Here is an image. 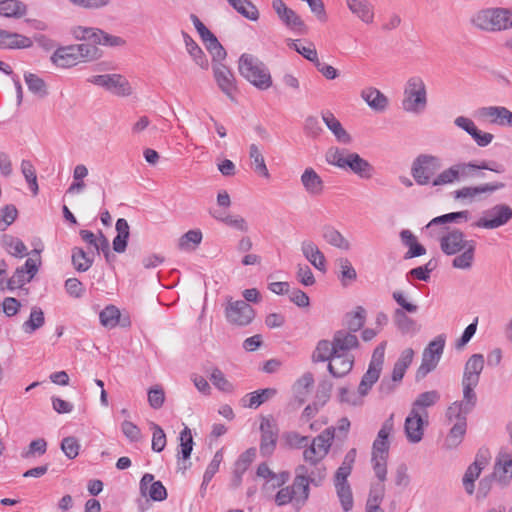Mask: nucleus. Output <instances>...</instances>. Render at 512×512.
<instances>
[{"label": "nucleus", "mask_w": 512, "mask_h": 512, "mask_svg": "<svg viewBox=\"0 0 512 512\" xmlns=\"http://www.w3.org/2000/svg\"><path fill=\"white\" fill-rule=\"evenodd\" d=\"M288 46L294 49L297 53L302 55L305 59L315 64L318 62L317 50L313 43H309L308 46H304L300 43V40H289Z\"/></svg>", "instance_id": "57"}, {"label": "nucleus", "mask_w": 512, "mask_h": 512, "mask_svg": "<svg viewBox=\"0 0 512 512\" xmlns=\"http://www.w3.org/2000/svg\"><path fill=\"white\" fill-rule=\"evenodd\" d=\"M314 384V377L311 372L304 373L294 384L293 389L298 398L299 405L304 403L305 397Z\"/></svg>", "instance_id": "51"}, {"label": "nucleus", "mask_w": 512, "mask_h": 512, "mask_svg": "<svg viewBox=\"0 0 512 512\" xmlns=\"http://www.w3.org/2000/svg\"><path fill=\"white\" fill-rule=\"evenodd\" d=\"M88 82L103 87L117 96H128L132 93L128 80L120 74L95 75Z\"/></svg>", "instance_id": "11"}, {"label": "nucleus", "mask_w": 512, "mask_h": 512, "mask_svg": "<svg viewBox=\"0 0 512 512\" xmlns=\"http://www.w3.org/2000/svg\"><path fill=\"white\" fill-rule=\"evenodd\" d=\"M454 124L467 132L479 147L488 146L494 139L493 134L479 130L475 123L465 116L456 117Z\"/></svg>", "instance_id": "18"}, {"label": "nucleus", "mask_w": 512, "mask_h": 512, "mask_svg": "<svg viewBox=\"0 0 512 512\" xmlns=\"http://www.w3.org/2000/svg\"><path fill=\"white\" fill-rule=\"evenodd\" d=\"M117 235L113 239V250L116 253H123L126 251L127 243L130 235V227L126 219L119 218L115 225Z\"/></svg>", "instance_id": "36"}, {"label": "nucleus", "mask_w": 512, "mask_h": 512, "mask_svg": "<svg viewBox=\"0 0 512 512\" xmlns=\"http://www.w3.org/2000/svg\"><path fill=\"white\" fill-rule=\"evenodd\" d=\"M402 108L408 113L423 112L428 103L426 85L419 76H413L406 82L403 92Z\"/></svg>", "instance_id": "3"}, {"label": "nucleus", "mask_w": 512, "mask_h": 512, "mask_svg": "<svg viewBox=\"0 0 512 512\" xmlns=\"http://www.w3.org/2000/svg\"><path fill=\"white\" fill-rule=\"evenodd\" d=\"M346 4L356 17L362 22L370 24L374 19V8L368 0H346Z\"/></svg>", "instance_id": "31"}, {"label": "nucleus", "mask_w": 512, "mask_h": 512, "mask_svg": "<svg viewBox=\"0 0 512 512\" xmlns=\"http://www.w3.org/2000/svg\"><path fill=\"white\" fill-rule=\"evenodd\" d=\"M334 485L343 510L345 512L350 511L353 507V495L350 484L348 483Z\"/></svg>", "instance_id": "60"}, {"label": "nucleus", "mask_w": 512, "mask_h": 512, "mask_svg": "<svg viewBox=\"0 0 512 512\" xmlns=\"http://www.w3.org/2000/svg\"><path fill=\"white\" fill-rule=\"evenodd\" d=\"M472 410L466 409L457 402H453L446 410L445 416L449 424H460L467 426V415Z\"/></svg>", "instance_id": "44"}, {"label": "nucleus", "mask_w": 512, "mask_h": 512, "mask_svg": "<svg viewBox=\"0 0 512 512\" xmlns=\"http://www.w3.org/2000/svg\"><path fill=\"white\" fill-rule=\"evenodd\" d=\"M504 183H485L476 187H463L454 191V199L474 198L482 193H492L504 187Z\"/></svg>", "instance_id": "33"}, {"label": "nucleus", "mask_w": 512, "mask_h": 512, "mask_svg": "<svg viewBox=\"0 0 512 512\" xmlns=\"http://www.w3.org/2000/svg\"><path fill=\"white\" fill-rule=\"evenodd\" d=\"M469 166H473V163H457L444 169L437 174L432 186L440 187L459 181L461 176L468 175Z\"/></svg>", "instance_id": "19"}, {"label": "nucleus", "mask_w": 512, "mask_h": 512, "mask_svg": "<svg viewBox=\"0 0 512 512\" xmlns=\"http://www.w3.org/2000/svg\"><path fill=\"white\" fill-rule=\"evenodd\" d=\"M51 62L60 68H71L78 65L77 54L72 45L58 47L50 57Z\"/></svg>", "instance_id": "29"}, {"label": "nucleus", "mask_w": 512, "mask_h": 512, "mask_svg": "<svg viewBox=\"0 0 512 512\" xmlns=\"http://www.w3.org/2000/svg\"><path fill=\"white\" fill-rule=\"evenodd\" d=\"M223 461V452L222 450H218L215 454L211 462L203 476V482L201 484V489H203L213 478V476L218 472L219 466Z\"/></svg>", "instance_id": "62"}, {"label": "nucleus", "mask_w": 512, "mask_h": 512, "mask_svg": "<svg viewBox=\"0 0 512 512\" xmlns=\"http://www.w3.org/2000/svg\"><path fill=\"white\" fill-rule=\"evenodd\" d=\"M394 415L391 414L388 419L384 421L380 430L378 431L377 437L372 445V457L388 458L390 442L388 440L389 435L394 429Z\"/></svg>", "instance_id": "14"}, {"label": "nucleus", "mask_w": 512, "mask_h": 512, "mask_svg": "<svg viewBox=\"0 0 512 512\" xmlns=\"http://www.w3.org/2000/svg\"><path fill=\"white\" fill-rule=\"evenodd\" d=\"M473 24L481 30L501 31L512 28V11L506 8H491L478 12Z\"/></svg>", "instance_id": "5"}, {"label": "nucleus", "mask_w": 512, "mask_h": 512, "mask_svg": "<svg viewBox=\"0 0 512 512\" xmlns=\"http://www.w3.org/2000/svg\"><path fill=\"white\" fill-rule=\"evenodd\" d=\"M475 116L491 124L512 127V112L504 106L481 107L476 110Z\"/></svg>", "instance_id": "12"}, {"label": "nucleus", "mask_w": 512, "mask_h": 512, "mask_svg": "<svg viewBox=\"0 0 512 512\" xmlns=\"http://www.w3.org/2000/svg\"><path fill=\"white\" fill-rule=\"evenodd\" d=\"M32 279V258H28L22 267H18L14 274L8 278V289L21 288Z\"/></svg>", "instance_id": "37"}, {"label": "nucleus", "mask_w": 512, "mask_h": 512, "mask_svg": "<svg viewBox=\"0 0 512 512\" xmlns=\"http://www.w3.org/2000/svg\"><path fill=\"white\" fill-rule=\"evenodd\" d=\"M72 50L77 54L79 64L98 60L102 56V51L94 43L73 44Z\"/></svg>", "instance_id": "35"}, {"label": "nucleus", "mask_w": 512, "mask_h": 512, "mask_svg": "<svg viewBox=\"0 0 512 512\" xmlns=\"http://www.w3.org/2000/svg\"><path fill=\"white\" fill-rule=\"evenodd\" d=\"M202 241V232L200 230H189L183 234L178 241V248L184 251L194 250Z\"/></svg>", "instance_id": "54"}, {"label": "nucleus", "mask_w": 512, "mask_h": 512, "mask_svg": "<svg viewBox=\"0 0 512 512\" xmlns=\"http://www.w3.org/2000/svg\"><path fill=\"white\" fill-rule=\"evenodd\" d=\"M483 368L484 356L482 354H473L465 364L462 380L479 383Z\"/></svg>", "instance_id": "34"}, {"label": "nucleus", "mask_w": 512, "mask_h": 512, "mask_svg": "<svg viewBox=\"0 0 512 512\" xmlns=\"http://www.w3.org/2000/svg\"><path fill=\"white\" fill-rule=\"evenodd\" d=\"M334 437L335 427H328L322 431L304 450V460L310 464H319L328 454Z\"/></svg>", "instance_id": "6"}, {"label": "nucleus", "mask_w": 512, "mask_h": 512, "mask_svg": "<svg viewBox=\"0 0 512 512\" xmlns=\"http://www.w3.org/2000/svg\"><path fill=\"white\" fill-rule=\"evenodd\" d=\"M249 157L251 159V166L255 173L265 179H269L270 173L266 166L264 156L256 144H251L249 146Z\"/></svg>", "instance_id": "41"}, {"label": "nucleus", "mask_w": 512, "mask_h": 512, "mask_svg": "<svg viewBox=\"0 0 512 512\" xmlns=\"http://www.w3.org/2000/svg\"><path fill=\"white\" fill-rule=\"evenodd\" d=\"M442 159L432 154H419L411 166V175L418 185H433V181L442 168Z\"/></svg>", "instance_id": "4"}, {"label": "nucleus", "mask_w": 512, "mask_h": 512, "mask_svg": "<svg viewBox=\"0 0 512 512\" xmlns=\"http://www.w3.org/2000/svg\"><path fill=\"white\" fill-rule=\"evenodd\" d=\"M366 321V311L363 307L358 306L356 311L353 313H348L346 315V326L350 333H355L359 331L365 324Z\"/></svg>", "instance_id": "55"}, {"label": "nucleus", "mask_w": 512, "mask_h": 512, "mask_svg": "<svg viewBox=\"0 0 512 512\" xmlns=\"http://www.w3.org/2000/svg\"><path fill=\"white\" fill-rule=\"evenodd\" d=\"M467 426L460 424H453L447 434L444 442V447L448 450L455 449L458 447L466 434Z\"/></svg>", "instance_id": "50"}, {"label": "nucleus", "mask_w": 512, "mask_h": 512, "mask_svg": "<svg viewBox=\"0 0 512 512\" xmlns=\"http://www.w3.org/2000/svg\"><path fill=\"white\" fill-rule=\"evenodd\" d=\"M213 73L220 90L230 99H233V92L236 91V80L232 71L223 63H214Z\"/></svg>", "instance_id": "20"}, {"label": "nucleus", "mask_w": 512, "mask_h": 512, "mask_svg": "<svg viewBox=\"0 0 512 512\" xmlns=\"http://www.w3.org/2000/svg\"><path fill=\"white\" fill-rule=\"evenodd\" d=\"M361 98L375 112H383L388 107V98L377 88L368 87L361 91Z\"/></svg>", "instance_id": "27"}, {"label": "nucleus", "mask_w": 512, "mask_h": 512, "mask_svg": "<svg viewBox=\"0 0 512 512\" xmlns=\"http://www.w3.org/2000/svg\"><path fill=\"white\" fill-rule=\"evenodd\" d=\"M180 454L184 460L190 458L192 450H193V437L191 430L185 426V428L180 432Z\"/></svg>", "instance_id": "63"}, {"label": "nucleus", "mask_w": 512, "mask_h": 512, "mask_svg": "<svg viewBox=\"0 0 512 512\" xmlns=\"http://www.w3.org/2000/svg\"><path fill=\"white\" fill-rule=\"evenodd\" d=\"M2 245L4 249L12 256L22 258L25 255H28L27 247L23 241L12 235H3Z\"/></svg>", "instance_id": "47"}, {"label": "nucleus", "mask_w": 512, "mask_h": 512, "mask_svg": "<svg viewBox=\"0 0 512 512\" xmlns=\"http://www.w3.org/2000/svg\"><path fill=\"white\" fill-rule=\"evenodd\" d=\"M260 431V453L264 457L270 456L274 452L277 444L278 428L272 420L263 418L260 424Z\"/></svg>", "instance_id": "15"}, {"label": "nucleus", "mask_w": 512, "mask_h": 512, "mask_svg": "<svg viewBox=\"0 0 512 512\" xmlns=\"http://www.w3.org/2000/svg\"><path fill=\"white\" fill-rule=\"evenodd\" d=\"M307 476V466L306 465H298L295 468V477L293 480V484L290 486L295 491V505L298 507L303 506L309 498L310 494V482L306 478Z\"/></svg>", "instance_id": "17"}, {"label": "nucleus", "mask_w": 512, "mask_h": 512, "mask_svg": "<svg viewBox=\"0 0 512 512\" xmlns=\"http://www.w3.org/2000/svg\"><path fill=\"white\" fill-rule=\"evenodd\" d=\"M103 326L114 328L119 324L120 310L114 305L106 306L99 314Z\"/></svg>", "instance_id": "58"}, {"label": "nucleus", "mask_w": 512, "mask_h": 512, "mask_svg": "<svg viewBox=\"0 0 512 512\" xmlns=\"http://www.w3.org/2000/svg\"><path fill=\"white\" fill-rule=\"evenodd\" d=\"M335 355L332 342L328 340H320L312 353L311 360L313 363L326 362Z\"/></svg>", "instance_id": "52"}, {"label": "nucleus", "mask_w": 512, "mask_h": 512, "mask_svg": "<svg viewBox=\"0 0 512 512\" xmlns=\"http://www.w3.org/2000/svg\"><path fill=\"white\" fill-rule=\"evenodd\" d=\"M385 348L386 342L384 341L374 349L368 370L362 376L358 386L360 396H366L373 385L378 381L384 363Z\"/></svg>", "instance_id": "7"}, {"label": "nucleus", "mask_w": 512, "mask_h": 512, "mask_svg": "<svg viewBox=\"0 0 512 512\" xmlns=\"http://www.w3.org/2000/svg\"><path fill=\"white\" fill-rule=\"evenodd\" d=\"M334 353L342 355H351L349 352L359 346L356 335L345 330H338L333 335L332 340Z\"/></svg>", "instance_id": "22"}, {"label": "nucleus", "mask_w": 512, "mask_h": 512, "mask_svg": "<svg viewBox=\"0 0 512 512\" xmlns=\"http://www.w3.org/2000/svg\"><path fill=\"white\" fill-rule=\"evenodd\" d=\"M140 490L143 495L148 494L154 501H163L167 498V490L161 481H154L150 473L143 475L140 481Z\"/></svg>", "instance_id": "23"}, {"label": "nucleus", "mask_w": 512, "mask_h": 512, "mask_svg": "<svg viewBox=\"0 0 512 512\" xmlns=\"http://www.w3.org/2000/svg\"><path fill=\"white\" fill-rule=\"evenodd\" d=\"M25 5L17 0H3L0 2V15L5 17H20L25 13Z\"/></svg>", "instance_id": "56"}, {"label": "nucleus", "mask_w": 512, "mask_h": 512, "mask_svg": "<svg viewBox=\"0 0 512 512\" xmlns=\"http://www.w3.org/2000/svg\"><path fill=\"white\" fill-rule=\"evenodd\" d=\"M71 263L77 272L83 273L92 267L94 258L90 257L83 248L75 246L71 250Z\"/></svg>", "instance_id": "38"}, {"label": "nucleus", "mask_w": 512, "mask_h": 512, "mask_svg": "<svg viewBox=\"0 0 512 512\" xmlns=\"http://www.w3.org/2000/svg\"><path fill=\"white\" fill-rule=\"evenodd\" d=\"M354 356L335 354L329 361L328 371L335 378L347 375L353 368Z\"/></svg>", "instance_id": "25"}, {"label": "nucleus", "mask_w": 512, "mask_h": 512, "mask_svg": "<svg viewBox=\"0 0 512 512\" xmlns=\"http://www.w3.org/2000/svg\"><path fill=\"white\" fill-rule=\"evenodd\" d=\"M240 74L259 90L272 86V77L268 67L257 57L244 53L239 59Z\"/></svg>", "instance_id": "2"}, {"label": "nucleus", "mask_w": 512, "mask_h": 512, "mask_svg": "<svg viewBox=\"0 0 512 512\" xmlns=\"http://www.w3.org/2000/svg\"><path fill=\"white\" fill-rule=\"evenodd\" d=\"M512 219V208L507 204H496L482 212V216L473 224L483 229H497Z\"/></svg>", "instance_id": "9"}, {"label": "nucleus", "mask_w": 512, "mask_h": 512, "mask_svg": "<svg viewBox=\"0 0 512 512\" xmlns=\"http://www.w3.org/2000/svg\"><path fill=\"white\" fill-rule=\"evenodd\" d=\"M322 119L338 142L342 144H350L352 142L351 135L343 128L341 122L334 116L332 112H322Z\"/></svg>", "instance_id": "28"}, {"label": "nucleus", "mask_w": 512, "mask_h": 512, "mask_svg": "<svg viewBox=\"0 0 512 512\" xmlns=\"http://www.w3.org/2000/svg\"><path fill=\"white\" fill-rule=\"evenodd\" d=\"M182 36L186 46V50L195 64L201 69L207 70L209 68V61L202 48L194 41V39L185 31H182Z\"/></svg>", "instance_id": "32"}, {"label": "nucleus", "mask_w": 512, "mask_h": 512, "mask_svg": "<svg viewBox=\"0 0 512 512\" xmlns=\"http://www.w3.org/2000/svg\"><path fill=\"white\" fill-rule=\"evenodd\" d=\"M494 478L502 483L503 485H507L512 479V456L508 453H500L495 463L494 473L492 474Z\"/></svg>", "instance_id": "30"}, {"label": "nucleus", "mask_w": 512, "mask_h": 512, "mask_svg": "<svg viewBox=\"0 0 512 512\" xmlns=\"http://www.w3.org/2000/svg\"><path fill=\"white\" fill-rule=\"evenodd\" d=\"M301 251L304 257L319 271L326 272V258L318 246L309 240L301 243Z\"/></svg>", "instance_id": "26"}, {"label": "nucleus", "mask_w": 512, "mask_h": 512, "mask_svg": "<svg viewBox=\"0 0 512 512\" xmlns=\"http://www.w3.org/2000/svg\"><path fill=\"white\" fill-rule=\"evenodd\" d=\"M225 316L233 325L247 326L253 321L255 310L244 300L233 301L230 299L225 308Z\"/></svg>", "instance_id": "10"}, {"label": "nucleus", "mask_w": 512, "mask_h": 512, "mask_svg": "<svg viewBox=\"0 0 512 512\" xmlns=\"http://www.w3.org/2000/svg\"><path fill=\"white\" fill-rule=\"evenodd\" d=\"M446 233L440 237V248L446 255H455L468 247L464 233L459 229L444 228Z\"/></svg>", "instance_id": "13"}, {"label": "nucleus", "mask_w": 512, "mask_h": 512, "mask_svg": "<svg viewBox=\"0 0 512 512\" xmlns=\"http://www.w3.org/2000/svg\"><path fill=\"white\" fill-rule=\"evenodd\" d=\"M229 4L243 17L251 21L259 19V11L249 0H227Z\"/></svg>", "instance_id": "49"}, {"label": "nucleus", "mask_w": 512, "mask_h": 512, "mask_svg": "<svg viewBox=\"0 0 512 512\" xmlns=\"http://www.w3.org/2000/svg\"><path fill=\"white\" fill-rule=\"evenodd\" d=\"M425 424L427 425L428 421H424L420 411L411 409L404 424L405 434L410 443H418L422 440L424 434L423 427Z\"/></svg>", "instance_id": "16"}, {"label": "nucleus", "mask_w": 512, "mask_h": 512, "mask_svg": "<svg viewBox=\"0 0 512 512\" xmlns=\"http://www.w3.org/2000/svg\"><path fill=\"white\" fill-rule=\"evenodd\" d=\"M272 8L287 27L299 30L305 27L304 22L296 12L287 7L282 0H272Z\"/></svg>", "instance_id": "21"}, {"label": "nucleus", "mask_w": 512, "mask_h": 512, "mask_svg": "<svg viewBox=\"0 0 512 512\" xmlns=\"http://www.w3.org/2000/svg\"><path fill=\"white\" fill-rule=\"evenodd\" d=\"M322 236L328 244L336 248L349 250L351 247L350 242L332 226L323 227Z\"/></svg>", "instance_id": "43"}, {"label": "nucleus", "mask_w": 512, "mask_h": 512, "mask_svg": "<svg viewBox=\"0 0 512 512\" xmlns=\"http://www.w3.org/2000/svg\"><path fill=\"white\" fill-rule=\"evenodd\" d=\"M277 393V390L275 388H265L260 389L251 393H248L244 398V406L256 409L261 404L265 403L272 397H274Z\"/></svg>", "instance_id": "39"}, {"label": "nucleus", "mask_w": 512, "mask_h": 512, "mask_svg": "<svg viewBox=\"0 0 512 512\" xmlns=\"http://www.w3.org/2000/svg\"><path fill=\"white\" fill-rule=\"evenodd\" d=\"M445 341L443 334L438 335L423 350L422 362L416 372V380L423 379L437 367L444 351Z\"/></svg>", "instance_id": "8"}, {"label": "nucleus", "mask_w": 512, "mask_h": 512, "mask_svg": "<svg viewBox=\"0 0 512 512\" xmlns=\"http://www.w3.org/2000/svg\"><path fill=\"white\" fill-rule=\"evenodd\" d=\"M336 263L339 267L338 279L343 287H347L357 279V272L350 260L346 257L338 258Z\"/></svg>", "instance_id": "42"}, {"label": "nucleus", "mask_w": 512, "mask_h": 512, "mask_svg": "<svg viewBox=\"0 0 512 512\" xmlns=\"http://www.w3.org/2000/svg\"><path fill=\"white\" fill-rule=\"evenodd\" d=\"M403 309H395L392 315L393 323L402 334L414 333L417 331L416 321L407 315Z\"/></svg>", "instance_id": "40"}, {"label": "nucleus", "mask_w": 512, "mask_h": 512, "mask_svg": "<svg viewBox=\"0 0 512 512\" xmlns=\"http://www.w3.org/2000/svg\"><path fill=\"white\" fill-rule=\"evenodd\" d=\"M393 300L398 304L397 309H403L410 314H414L418 311V305L409 301V296L403 291L396 290L392 293Z\"/></svg>", "instance_id": "64"}, {"label": "nucleus", "mask_w": 512, "mask_h": 512, "mask_svg": "<svg viewBox=\"0 0 512 512\" xmlns=\"http://www.w3.org/2000/svg\"><path fill=\"white\" fill-rule=\"evenodd\" d=\"M439 399L440 394L436 390L423 392L413 402L412 409L420 410L421 408L431 407L436 404Z\"/></svg>", "instance_id": "59"}, {"label": "nucleus", "mask_w": 512, "mask_h": 512, "mask_svg": "<svg viewBox=\"0 0 512 512\" xmlns=\"http://www.w3.org/2000/svg\"><path fill=\"white\" fill-rule=\"evenodd\" d=\"M482 470L476 467V465L470 464L465 471L462 482L467 494L472 495L475 490V481L480 476Z\"/></svg>", "instance_id": "61"}, {"label": "nucleus", "mask_w": 512, "mask_h": 512, "mask_svg": "<svg viewBox=\"0 0 512 512\" xmlns=\"http://www.w3.org/2000/svg\"><path fill=\"white\" fill-rule=\"evenodd\" d=\"M304 190L312 197L322 195L324 191V182L319 174L312 168H306L300 177Z\"/></svg>", "instance_id": "24"}, {"label": "nucleus", "mask_w": 512, "mask_h": 512, "mask_svg": "<svg viewBox=\"0 0 512 512\" xmlns=\"http://www.w3.org/2000/svg\"><path fill=\"white\" fill-rule=\"evenodd\" d=\"M477 385V382L462 380L463 397L462 400L456 402L466 407V409L473 410L477 404V395L474 391Z\"/></svg>", "instance_id": "53"}, {"label": "nucleus", "mask_w": 512, "mask_h": 512, "mask_svg": "<svg viewBox=\"0 0 512 512\" xmlns=\"http://www.w3.org/2000/svg\"><path fill=\"white\" fill-rule=\"evenodd\" d=\"M470 218V212L468 210L451 212L438 217L433 218L428 224L427 228L430 229L436 225H442L447 223H462L467 222Z\"/></svg>", "instance_id": "46"}, {"label": "nucleus", "mask_w": 512, "mask_h": 512, "mask_svg": "<svg viewBox=\"0 0 512 512\" xmlns=\"http://www.w3.org/2000/svg\"><path fill=\"white\" fill-rule=\"evenodd\" d=\"M328 164L341 169H349L361 178L369 179L373 175V166L358 153L350 152L345 148L332 146L325 153Z\"/></svg>", "instance_id": "1"}, {"label": "nucleus", "mask_w": 512, "mask_h": 512, "mask_svg": "<svg viewBox=\"0 0 512 512\" xmlns=\"http://www.w3.org/2000/svg\"><path fill=\"white\" fill-rule=\"evenodd\" d=\"M28 46H30L29 38L0 29V47L24 48Z\"/></svg>", "instance_id": "45"}, {"label": "nucleus", "mask_w": 512, "mask_h": 512, "mask_svg": "<svg viewBox=\"0 0 512 512\" xmlns=\"http://www.w3.org/2000/svg\"><path fill=\"white\" fill-rule=\"evenodd\" d=\"M476 242L474 240L468 241V247L464 248L462 254L456 256L452 261V266L457 269H469L474 261V252Z\"/></svg>", "instance_id": "48"}]
</instances>
